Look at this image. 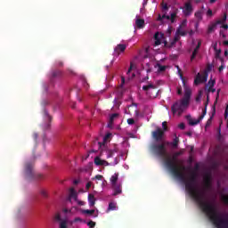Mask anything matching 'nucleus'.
Instances as JSON below:
<instances>
[{"instance_id": "f257e3e1", "label": "nucleus", "mask_w": 228, "mask_h": 228, "mask_svg": "<svg viewBox=\"0 0 228 228\" xmlns=\"http://www.w3.org/2000/svg\"><path fill=\"white\" fill-rule=\"evenodd\" d=\"M169 167H172V174L176 179H179L181 183L185 184V190L189 193L190 197L199 204L201 211L207 215L210 222L216 228H228V216L227 214H222L218 212L216 207L209 201H204L206 199V192L197 188V172L192 171L189 176L186 177L183 171L176 169L172 166V162H169Z\"/></svg>"}, {"instance_id": "f03ea898", "label": "nucleus", "mask_w": 228, "mask_h": 228, "mask_svg": "<svg viewBox=\"0 0 228 228\" xmlns=\"http://www.w3.org/2000/svg\"><path fill=\"white\" fill-rule=\"evenodd\" d=\"M190 99H191V89L185 87L183 98L180 102H175L171 107V111L174 115L178 113L181 115L184 111L185 108H188L190 104Z\"/></svg>"}, {"instance_id": "7ed1b4c3", "label": "nucleus", "mask_w": 228, "mask_h": 228, "mask_svg": "<svg viewBox=\"0 0 228 228\" xmlns=\"http://www.w3.org/2000/svg\"><path fill=\"white\" fill-rule=\"evenodd\" d=\"M167 145H170V142H163L160 143H156L151 145V150L159 158L167 160L168 158V152L167 151Z\"/></svg>"}, {"instance_id": "20e7f679", "label": "nucleus", "mask_w": 228, "mask_h": 228, "mask_svg": "<svg viewBox=\"0 0 228 228\" xmlns=\"http://www.w3.org/2000/svg\"><path fill=\"white\" fill-rule=\"evenodd\" d=\"M182 154H183V151H176L173 154L172 159H170V157H168V154H167V158L166 159L165 163H166V167L170 170L171 174H172L173 167H175L176 170H182V171L186 170V167L184 166L178 167L176 163L177 158H179V156H182ZM169 163H171L173 167L170 166Z\"/></svg>"}, {"instance_id": "39448f33", "label": "nucleus", "mask_w": 228, "mask_h": 228, "mask_svg": "<svg viewBox=\"0 0 228 228\" xmlns=\"http://www.w3.org/2000/svg\"><path fill=\"white\" fill-rule=\"evenodd\" d=\"M142 90L146 92L147 95L151 99H156L159 94V90H158V86L148 82V85L142 86Z\"/></svg>"}, {"instance_id": "423d86ee", "label": "nucleus", "mask_w": 228, "mask_h": 228, "mask_svg": "<svg viewBox=\"0 0 228 228\" xmlns=\"http://www.w3.org/2000/svg\"><path fill=\"white\" fill-rule=\"evenodd\" d=\"M186 35H188V32L183 30V27H181V26L178 27L173 41L170 44H167L166 41L164 43L165 47H168L169 49L171 47H174L175 45V44H177V42H179L181 40V37H186Z\"/></svg>"}, {"instance_id": "0eeeda50", "label": "nucleus", "mask_w": 228, "mask_h": 228, "mask_svg": "<svg viewBox=\"0 0 228 228\" xmlns=\"http://www.w3.org/2000/svg\"><path fill=\"white\" fill-rule=\"evenodd\" d=\"M25 174H26V177L27 179H28V181H31V179H44V175L42 174H36L35 172H33V164L31 163H27L25 166Z\"/></svg>"}, {"instance_id": "6e6552de", "label": "nucleus", "mask_w": 228, "mask_h": 228, "mask_svg": "<svg viewBox=\"0 0 228 228\" xmlns=\"http://www.w3.org/2000/svg\"><path fill=\"white\" fill-rule=\"evenodd\" d=\"M204 104H205V108L202 110V115H200L198 119H193V118H191V119H189V125L190 126H197V124H200V120H202L204 118V117H206V114L208 113V102H206Z\"/></svg>"}, {"instance_id": "1a4fd4ad", "label": "nucleus", "mask_w": 228, "mask_h": 228, "mask_svg": "<svg viewBox=\"0 0 228 228\" xmlns=\"http://www.w3.org/2000/svg\"><path fill=\"white\" fill-rule=\"evenodd\" d=\"M151 134L155 142H161V140H163V136H165V132L161 128L158 127Z\"/></svg>"}, {"instance_id": "9d476101", "label": "nucleus", "mask_w": 228, "mask_h": 228, "mask_svg": "<svg viewBox=\"0 0 228 228\" xmlns=\"http://www.w3.org/2000/svg\"><path fill=\"white\" fill-rule=\"evenodd\" d=\"M183 12L185 17H190V15L193 13V5H191V2H187L184 4Z\"/></svg>"}, {"instance_id": "9b49d317", "label": "nucleus", "mask_w": 228, "mask_h": 228, "mask_svg": "<svg viewBox=\"0 0 228 228\" xmlns=\"http://www.w3.org/2000/svg\"><path fill=\"white\" fill-rule=\"evenodd\" d=\"M208 81V74L200 75V73H198L194 79V85L199 86L200 83H206Z\"/></svg>"}, {"instance_id": "f8f14e48", "label": "nucleus", "mask_w": 228, "mask_h": 228, "mask_svg": "<svg viewBox=\"0 0 228 228\" xmlns=\"http://www.w3.org/2000/svg\"><path fill=\"white\" fill-rule=\"evenodd\" d=\"M206 190H210L212 184L211 173H207L203 177Z\"/></svg>"}, {"instance_id": "ddd939ff", "label": "nucleus", "mask_w": 228, "mask_h": 228, "mask_svg": "<svg viewBox=\"0 0 228 228\" xmlns=\"http://www.w3.org/2000/svg\"><path fill=\"white\" fill-rule=\"evenodd\" d=\"M72 200H74L75 202H77V191L74 189V187L69 189V194L68 198L69 202H72Z\"/></svg>"}, {"instance_id": "4468645a", "label": "nucleus", "mask_w": 228, "mask_h": 228, "mask_svg": "<svg viewBox=\"0 0 228 228\" xmlns=\"http://www.w3.org/2000/svg\"><path fill=\"white\" fill-rule=\"evenodd\" d=\"M127 49V45L125 44H119L114 48V53L117 56H120L121 53H124Z\"/></svg>"}, {"instance_id": "2eb2a0df", "label": "nucleus", "mask_w": 228, "mask_h": 228, "mask_svg": "<svg viewBox=\"0 0 228 228\" xmlns=\"http://www.w3.org/2000/svg\"><path fill=\"white\" fill-rule=\"evenodd\" d=\"M45 118H46L47 123L44 125L43 129L46 131V129H49L51 127V120H53V118L49 115V112L47 110H44Z\"/></svg>"}, {"instance_id": "dca6fc26", "label": "nucleus", "mask_w": 228, "mask_h": 228, "mask_svg": "<svg viewBox=\"0 0 228 228\" xmlns=\"http://www.w3.org/2000/svg\"><path fill=\"white\" fill-rule=\"evenodd\" d=\"M94 164L97 166V167H110V163L106 160H102L101 158L99 157H96L94 159Z\"/></svg>"}, {"instance_id": "f3484780", "label": "nucleus", "mask_w": 228, "mask_h": 228, "mask_svg": "<svg viewBox=\"0 0 228 228\" xmlns=\"http://www.w3.org/2000/svg\"><path fill=\"white\" fill-rule=\"evenodd\" d=\"M135 26L138 28V29H142V28L145 26V20L137 18L135 20Z\"/></svg>"}, {"instance_id": "a211bd4d", "label": "nucleus", "mask_w": 228, "mask_h": 228, "mask_svg": "<svg viewBox=\"0 0 228 228\" xmlns=\"http://www.w3.org/2000/svg\"><path fill=\"white\" fill-rule=\"evenodd\" d=\"M176 69L178 70V74L180 76V78L182 79V83L183 85L184 90H186V88H190V87H188V86H186V80H184V77L183 76V71L181 70V68H179V66H176Z\"/></svg>"}, {"instance_id": "6ab92c4d", "label": "nucleus", "mask_w": 228, "mask_h": 228, "mask_svg": "<svg viewBox=\"0 0 228 228\" xmlns=\"http://www.w3.org/2000/svg\"><path fill=\"white\" fill-rule=\"evenodd\" d=\"M88 202L91 208H94V206H95V196H94V194L88 195Z\"/></svg>"}, {"instance_id": "aec40b11", "label": "nucleus", "mask_w": 228, "mask_h": 228, "mask_svg": "<svg viewBox=\"0 0 228 228\" xmlns=\"http://www.w3.org/2000/svg\"><path fill=\"white\" fill-rule=\"evenodd\" d=\"M161 37L162 36H159V32L155 33L154 35L155 45H161Z\"/></svg>"}, {"instance_id": "412c9836", "label": "nucleus", "mask_w": 228, "mask_h": 228, "mask_svg": "<svg viewBox=\"0 0 228 228\" xmlns=\"http://www.w3.org/2000/svg\"><path fill=\"white\" fill-rule=\"evenodd\" d=\"M112 187L114 188V196L120 195V193H122V186L117 185L116 183V185Z\"/></svg>"}, {"instance_id": "4be33fe9", "label": "nucleus", "mask_w": 228, "mask_h": 228, "mask_svg": "<svg viewBox=\"0 0 228 228\" xmlns=\"http://www.w3.org/2000/svg\"><path fill=\"white\" fill-rule=\"evenodd\" d=\"M118 181V174L116 173L110 178V183L112 186H116Z\"/></svg>"}, {"instance_id": "5701e85b", "label": "nucleus", "mask_w": 228, "mask_h": 228, "mask_svg": "<svg viewBox=\"0 0 228 228\" xmlns=\"http://www.w3.org/2000/svg\"><path fill=\"white\" fill-rule=\"evenodd\" d=\"M118 152V148H114L113 150H108L107 151V158H113V155Z\"/></svg>"}, {"instance_id": "b1692460", "label": "nucleus", "mask_w": 228, "mask_h": 228, "mask_svg": "<svg viewBox=\"0 0 228 228\" xmlns=\"http://www.w3.org/2000/svg\"><path fill=\"white\" fill-rule=\"evenodd\" d=\"M216 26H218V23H213L211 25L208 26V33H213V31H215V29H216Z\"/></svg>"}, {"instance_id": "393cba45", "label": "nucleus", "mask_w": 228, "mask_h": 228, "mask_svg": "<svg viewBox=\"0 0 228 228\" xmlns=\"http://www.w3.org/2000/svg\"><path fill=\"white\" fill-rule=\"evenodd\" d=\"M169 145H172V147H174L175 149H177L179 145V137L175 136L173 142H170Z\"/></svg>"}, {"instance_id": "a878e982", "label": "nucleus", "mask_w": 228, "mask_h": 228, "mask_svg": "<svg viewBox=\"0 0 228 228\" xmlns=\"http://www.w3.org/2000/svg\"><path fill=\"white\" fill-rule=\"evenodd\" d=\"M194 16L196 17L197 21L200 22L202 20V11L196 12Z\"/></svg>"}, {"instance_id": "bb28decb", "label": "nucleus", "mask_w": 228, "mask_h": 228, "mask_svg": "<svg viewBox=\"0 0 228 228\" xmlns=\"http://www.w3.org/2000/svg\"><path fill=\"white\" fill-rule=\"evenodd\" d=\"M115 209H117V204L114 202L109 203L108 211H115Z\"/></svg>"}, {"instance_id": "cd10ccee", "label": "nucleus", "mask_w": 228, "mask_h": 228, "mask_svg": "<svg viewBox=\"0 0 228 228\" xmlns=\"http://www.w3.org/2000/svg\"><path fill=\"white\" fill-rule=\"evenodd\" d=\"M60 76H61V70H54L52 73V77H60Z\"/></svg>"}, {"instance_id": "c85d7f7f", "label": "nucleus", "mask_w": 228, "mask_h": 228, "mask_svg": "<svg viewBox=\"0 0 228 228\" xmlns=\"http://www.w3.org/2000/svg\"><path fill=\"white\" fill-rule=\"evenodd\" d=\"M225 20H227V13H224L222 20H218L216 21V24H224V22H225Z\"/></svg>"}, {"instance_id": "c756f323", "label": "nucleus", "mask_w": 228, "mask_h": 228, "mask_svg": "<svg viewBox=\"0 0 228 228\" xmlns=\"http://www.w3.org/2000/svg\"><path fill=\"white\" fill-rule=\"evenodd\" d=\"M215 53H216V58L223 61V59L220 57V54H222V49L215 50Z\"/></svg>"}, {"instance_id": "7c9ffc66", "label": "nucleus", "mask_w": 228, "mask_h": 228, "mask_svg": "<svg viewBox=\"0 0 228 228\" xmlns=\"http://www.w3.org/2000/svg\"><path fill=\"white\" fill-rule=\"evenodd\" d=\"M197 54H199V50L194 49L191 56V61H193L197 58Z\"/></svg>"}, {"instance_id": "2f4dec72", "label": "nucleus", "mask_w": 228, "mask_h": 228, "mask_svg": "<svg viewBox=\"0 0 228 228\" xmlns=\"http://www.w3.org/2000/svg\"><path fill=\"white\" fill-rule=\"evenodd\" d=\"M158 72H165V70H167V66H163L161 64H158Z\"/></svg>"}, {"instance_id": "473e14b6", "label": "nucleus", "mask_w": 228, "mask_h": 228, "mask_svg": "<svg viewBox=\"0 0 228 228\" xmlns=\"http://www.w3.org/2000/svg\"><path fill=\"white\" fill-rule=\"evenodd\" d=\"M83 213L85 215H94V213H95V210L94 209H91V210L86 209V210H83Z\"/></svg>"}, {"instance_id": "72a5a7b5", "label": "nucleus", "mask_w": 228, "mask_h": 228, "mask_svg": "<svg viewBox=\"0 0 228 228\" xmlns=\"http://www.w3.org/2000/svg\"><path fill=\"white\" fill-rule=\"evenodd\" d=\"M40 194L42 195V197H44V199H47V197H49V195L47 194V191L45 190H41Z\"/></svg>"}, {"instance_id": "f704fd0d", "label": "nucleus", "mask_w": 228, "mask_h": 228, "mask_svg": "<svg viewBox=\"0 0 228 228\" xmlns=\"http://www.w3.org/2000/svg\"><path fill=\"white\" fill-rule=\"evenodd\" d=\"M77 222H83V219L81 217H75L73 221H71V224H77Z\"/></svg>"}, {"instance_id": "c9c22d12", "label": "nucleus", "mask_w": 228, "mask_h": 228, "mask_svg": "<svg viewBox=\"0 0 228 228\" xmlns=\"http://www.w3.org/2000/svg\"><path fill=\"white\" fill-rule=\"evenodd\" d=\"M171 19V22H174V20H175V17H177V13L175 12H172L171 16H169Z\"/></svg>"}, {"instance_id": "e433bc0d", "label": "nucleus", "mask_w": 228, "mask_h": 228, "mask_svg": "<svg viewBox=\"0 0 228 228\" xmlns=\"http://www.w3.org/2000/svg\"><path fill=\"white\" fill-rule=\"evenodd\" d=\"M200 45H202V40H198V45L194 48L196 51H199L200 49Z\"/></svg>"}, {"instance_id": "4c0bfd02", "label": "nucleus", "mask_w": 228, "mask_h": 228, "mask_svg": "<svg viewBox=\"0 0 228 228\" xmlns=\"http://www.w3.org/2000/svg\"><path fill=\"white\" fill-rule=\"evenodd\" d=\"M60 228H67V221L61 222Z\"/></svg>"}, {"instance_id": "58836bf2", "label": "nucleus", "mask_w": 228, "mask_h": 228, "mask_svg": "<svg viewBox=\"0 0 228 228\" xmlns=\"http://www.w3.org/2000/svg\"><path fill=\"white\" fill-rule=\"evenodd\" d=\"M215 83H216V81L215 80H209L208 81V86H209V88H213V86H215Z\"/></svg>"}, {"instance_id": "ea45409f", "label": "nucleus", "mask_w": 228, "mask_h": 228, "mask_svg": "<svg viewBox=\"0 0 228 228\" xmlns=\"http://www.w3.org/2000/svg\"><path fill=\"white\" fill-rule=\"evenodd\" d=\"M118 117V114L114 113L110 116V122H113V120H115V118H117Z\"/></svg>"}, {"instance_id": "a19ab883", "label": "nucleus", "mask_w": 228, "mask_h": 228, "mask_svg": "<svg viewBox=\"0 0 228 228\" xmlns=\"http://www.w3.org/2000/svg\"><path fill=\"white\" fill-rule=\"evenodd\" d=\"M87 225H88L90 228L95 227V222H94V221H89V222L87 223Z\"/></svg>"}, {"instance_id": "79ce46f5", "label": "nucleus", "mask_w": 228, "mask_h": 228, "mask_svg": "<svg viewBox=\"0 0 228 228\" xmlns=\"http://www.w3.org/2000/svg\"><path fill=\"white\" fill-rule=\"evenodd\" d=\"M178 127H179V129H182V131H183V130L186 129V125H184V123H180L178 125Z\"/></svg>"}, {"instance_id": "37998d69", "label": "nucleus", "mask_w": 228, "mask_h": 228, "mask_svg": "<svg viewBox=\"0 0 228 228\" xmlns=\"http://www.w3.org/2000/svg\"><path fill=\"white\" fill-rule=\"evenodd\" d=\"M167 121H164L163 123H162V127H163V129H164V131H167V129H168V126H167Z\"/></svg>"}, {"instance_id": "c03bdc74", "label": "nucleus", "mask_w": 228, "mask_h": 228, "mask_svg": "<svg viewBox=\"0 0 228 228\" xmlns=\"http://www.w3.org/2000/svg\"><path fill=\"white\" fill-rule=\"evenodd\" d=\"M127 124H128L129 126H133V124H134V118H128V119H127Z\"/></svg>"}, {"instance_id": "a18cd8bd", "label": "nucleus", "mask_w": 228, "mask_h": 228, "mask_svg": "<svg viewBox=\"0 0 228 228\" xmlns=\"http://www.w3.org/2000/svg\"><path fill=\"white\" fill-rule=\"evenodd\" d=\"M94 179H96L97 181H102V175H96Z\"/></svg>"}, {"instance_id": "49530a36", "label": "nucleus", "mask_w": 228, "mask_h": 228, "mask_svg": "<svg viewBox=\"0 0 228 228\" xmlns=\"http://www.w3.org/2000/svg\"><path fill=\"white\" fill-rule=\"evenodd\" d=\"M110 137H111V134H110V133L107 134L104 136V138H103L104 142H106L107 140H109Z\"/></svg>"}, {"instance_id": "de8ad7c7", "label": "nucleus", "mask_w": 228, "mask_h": 228, "mask_svg": "<svg viewBox=\"0 0 228 228\" xmlns=\"http://www.w3.org/2000/svg\"><path fill=\"white\" fill-rule=\"evenodd\" d=\"M207 15L208 17H213V11L211 9H208V12H207Z\"/></svg>"}, {"instance_id": "09e8293b", "label": "nucleus", "mask_w": 228, "mask_h": 228, "mask_svg": "<svg viewBox=\"0 0 228 228\" xmlns=\"http://www.w3.org/2000/svg\"><path fill=\"white\" fill-rule=\"evenodd\" d=\"M86 190H90V188H92V182H88V183L86 184Z\"/></svg>"}, {"instance_id": "8fccbe9b", "label": "nucleus", "mask_w": 228, "mask_h": 228, "mask_svg": "<svg viewBox=\"0 0 228 228\" xmlns=\"http://www.w3.org/2000/svg\"><path fill=\"white\" fill-rule=\"evenodd\" d=\"M228 118V105H226L225 110H224V118Z\"/></svg>"}, {"instance_id": "3c124183", "label": "nucleus", "mask_w": 228, "mask_h": 228, "mask_svg": "<svg viewBox=\"0 0 228 228\" xmlns=\"http://www.w3.org/2000/svg\"><path fill=\"white\" fill-rule=\"evenodd\" d=\"M219 35H220V37H222L223 38H227V36H226L225 33H224L222 30H220Z\"/></svg>"}, {"instance_id": "603ef678", "label": "nucleus", "mask_w": 228, "mask_h": 228, "mask_svg": "<svg viewBox=\"0 0 228 228\" xmlns=\"http://www.w3.org/2000/svg\"><path fill=\"white\" fill-rule=\"evenodd\" d=\"M177 94L178 95H183V88L177 87Z\"/></svg>"}, {"instance_id": "864d4df0", "label": "nucleus", "mask_w": 228, "mask_h": 228, "mask_svg": "<svg viewBox=\"0 0 228 228\" xmlns=\"http://www.w3.org/2000/svg\"><path fill=\"white\" fill-rule=\"evenodd\" d=\"M76 202L78 204V206H85V201H81V200H77V201H76Z\"/></svg>"}, {"instance_id": "5fc2aeb1", "label": "nucleus", "mask_w": 228, "mask_h": 228, "mask_svg": "<svg viewBox=\"0 0 228 228\" xmlns=\"http://www.w3.org/2000/svg\"><path fill=\"white\" fill-rule=\"evenodd\" d=\"M200 24V21H196L195 22L194 28H195L196 30L199 29Z\"/></svg>"}, {"instance_id": "6e6d98bb", "label": "nucleus", "mask_w": 228, "mask_h": 228, "mask_svg": "<svg viewBox=\"0 0 228 228\" xmlns=\"http://www.w3.org/2000/svg\"><path fill=\"white\" fill-rule=\"evenodd\" d=\"M55 220H57L58 222H60V220H61V216H60V214H57L55 216Z\"/></svg>"}, {"instance_id": "4d7b16f0", "label": "nucleus", "mask_w": 228, "mask_h": 228, "mask_svg": "<svg viewBox=\"0 0 228 228\" xmlns=\"http://www.w3.org/2000/svg\"><path fill=\"white\" fill-rule=\"evenodd\" d=\"M132 70H133V64L130 65V67H129V69H128L126 74H127V75L131 74V71H132Z\"/></svg>"}, {"instance_id": "13d9d810", "label": "nucleus", "mask_w": 228, "mask_h": 228, "mask_svg": "<svg viewBox=\"0 0 228 228\" xmlns=\"http://www.w3.org/2000/svg\"><path fill=\"white\" fill-rule=\"evenodd\" d=\"M163 16L161 14H159L157 20L160 21L163 20Z\"/></svg>"}, {"instance_id": "bf43d9fd", "label": "nucleus", "mask_w": 228, "mask_h": 228, "mask_svg": "<svg viewBox=\"0 0 228 228\" xmlns=\"http://www.w3.org/2000/svg\"><path fill=\"white\" fill-rule=\"evenodd\" d=\"M208 92H212V94H215V92H216V89H215L213 87H209Z\"/></svg>"}, {"instance_id": "052dcab7", "label": "nucleus", "mask_w": 228, "mask_h": 228, "mask_svg": "<svg viewBox=\"0 0 228 228\" xmlns=\"http://www.w3.org/2000/svg\"><path fill=\"white\" fill-rule=\"evenodd\" d=\"M163 19H167V20H170V16L169 15H162Z\"/></svg>"}, {"instance_id": "680f3d73", "label": "nucleus", "mask_w": 228, "mask_h": 228, "mask_svg": "<svg viewBox=\"0 0 228 228\" xmlns=\"http://www.w3.org/2000/svg\"><path fill=\"white\" fill-rule=\"evenodd\" d=\"M163 10H168V5L167 4H164L162 5Z\"/></svg>"}, {"instance_id": "e2e57ef3", "label": "nucleus", "mask_w": 228, "mask_h": 228, "mask_svg": "<svg viewBox=\"0 0 228 228\" xmlns=\"http://www.w3.org/2000/svg\"><path fill=\"white\" fill-rule=\"evenodd\" d=\"M195 34V32L193 31V30H190L189 31V35H190V37H193V35Z\"/></svg>"}, {"instance_id": "0e129e2a", "label": "nucleus", "mask_w": 228, "mask_h": 228, "mask_svg": "<svg viewBox=\"0 0 228 228\" xmlns=\"http://www.w3.org/2000/svg\"><path fill=\"white\" fill-rule=\"evenodd\" d=\"M222 28H223V29H228V25L227 24H224V25H222Z\"/></svg>"}, {"instance_id": "69168bd1", "label": "nucleus", "mask_w": 228, "mask_h": 228, "mask_svg": "<svg viewBox=\"0 0 228 228\" xmlns=\"http://www.w3.org/2000/svg\"><path fill=\"white\" fill-rule=\"evenodd\" d=\"M33 136H34V140H37L38 139V134H34Z\"/></svg>"}, {"instance_id": "338daca9", "label": "nucleus", "mask_w": 228, "mask_h": 228, "mask_svg": "<svg viewBox=\"0 0 228 228\" xmlns=\"http://www.w3.org/2000/svg\"><path fill=\"white\" fill-rule=\"evenodd\" d=\"M219 72H222V70H224V65H221L218 69Z\"/></svg>"}, {"instance_id": "774afa93", "label": "nucleus", "mask_w": 228, "mask_h": 228, "mask_svg": "<svg viewBox=\"0 0 228 228\" xmlns=\"http://www.w3.org/2000/svg\"><path fill=\"white\" fill-rule=\"evenodd\" d=\"M223 45H228V40H227V41H224V42H223Z\"/></svg>"}]
</instances>
